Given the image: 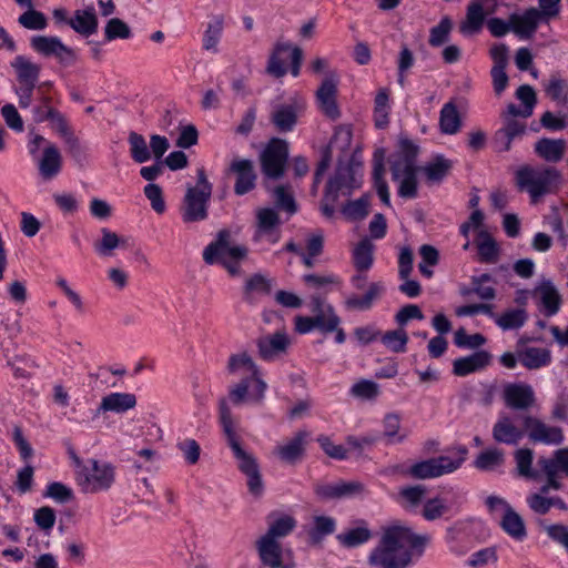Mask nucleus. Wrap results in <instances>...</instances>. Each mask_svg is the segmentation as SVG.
Wrapping results in <instances>:
<instances>
[{"label":"nucleus","mask_w":568,"mask_h":568,"mask_svg":"<svg viewBox=\"0 0 568 568\" xmlns=\"http://www.w3.org/2000/svg\"><path fill=\"white\" fill-rule=\"evenodd\" d=\"M374 245L368 239H363L353 250V260L357 271H367L373 264Z\"/></svg>","instance_id":"obj_52"},{"label":"nucleus","mask_w":568,"mask_h":568,"mask_svg":"<svg viewBox=\"0 0 568 568\" xmlns=\"http://www.w3.org/2000/svg\"><path fill=\"white\" fill-rule=\"evenodd\" d=\"M384 287L378 283H372L367 292L363 296L352 295L346 300V306L351 310L364 311L368 310L375 300H377Z\"/></svg>","instance_id":"obj_47"},{"label":"nucleus","mask_w":568,"mask_h":568,"mask_svg":"<svg viewBox=\"0 0 568 568\" xmlns=\"http://www.w3.org/2000/svg\"><path fill=\"white\" fill-rule=\"evenodd\" d=\"M394 178L398 180V195L403 199H415L417 196V172L418 166H408L400 169V163H396Z\"/></svg>","instance_id":"obj_28"},{"label":"nucleus","mask_w":568,"mask_h":568,"mask_svg":"<svg viewBox=\"0 0 568 568\" xmlns=\"http://www.w3.org/2000/svg\"><path fill=\"white\" fill-rule=\"evenodd\" d=\"M369 200L364 195L357 200L348 202L343 207V214L353 221L362 220L368 214Z\"/></svg>","instance_id":"obj_62"},{"label":"nucleus","mask_w":568,"mask_h":568,"mask_svg":"<svg viewBox=\"0 0 568 568\" xmlns=\"http://www.w3.org/2000/svg\"><path fill=\"white\" fill-rule=\"evenodd\" d=\"M427 494L424 485L405 486L398 490L397 501L407 511H416Z\"/></svg>","instance_id":"obj_39"},{"label":"nucleus","mask_w":568,"mask_h":568,"mask_svg":"<svg viewBox=\"0 0 568 568\" xmlns=\"http://www.w3.org/2000/svg\"><path fill=\"white\" fill-rule=\"evenodd\" d=\"M369 562L377 568H390V530H385L379 545L369 556Z\"/></svg>","instance_id":"obj_49"},{"label":"nucleus","mask_w":568,"mask_h":568,"mask_svg":"<svg viewBox=\"0 0 568 568\" xmlns=\"http://www.w3.org/2000/svg\"><path fill=\"white\" fill-rule=\"evenodd\" d=\"M352 142V130L348 125H339L334 132V136L329 142L322 161L320 162L314 178V185L316 186L329 166L332 156L335 152L338 153V169L335 178L331 179L327 183L326 196L335 199L336 193L342 189H356L362 184V174L358 173V169H344L342 166L341 155H345L349 149Z\"/></svg>","instance_id":"obj_1"},{"label":"nucleus","mask_w":568,"mask_h":568,"mask_svg":"<svg viewBox=\"0 0 568 568\" xmlns=\"http://www.w3.org/2000/svg\"><path fill=\"white\" fill-rule=\"evenodd\" d=\"M542 20V13L536 8L526 10L523 14H511L509 22L511 31L520 38L529 39L536 32L539 22Z\"/></svg>","instance_id":"obj_25"},{"label":"nucleus","mask_w":568,"mask_h":568,"mask_svg":"<svg viewBox=\"0 0 568 568\" xmlns=\"http://www.w3.org/2000/svg\"><path fill=\"white\" fill-rule=\"evenodd\" d=\"M526 132V124L523 121L508 116L503 120V126L496 131L493 144L495 150L499 153L508 152L511 149L514 139L524 135Z\"/></svg>","instance_id":"obj_18"},{"label":"nucleus","mask_w":568,"mask_h":568,"mask_svg":"<svg viewBox=\"0 0 568 568\" xmlns=\"http://www.w3.org/2000/svg\"><path fill=\"white\" fill-rule=\"evenodd\" d=\"M220 422L227 437L229 446L236 459L239 469L246 476L247 487L252 495L258 497L263 494L264 485L256 458L240 445L230 408L225 399L220 402Z\"/></svg>","instance_id":"obj_3"},{"label":"nucleus","mask_w":568,"mask_h":568,"mask_svg":"<svg viewBox=\"0 0 568 568\" xmlns=\"http://www.w3.org/2000/svg\"><path fill=\"white\" fill-rule=\"evenodd\" d=\"M106 41L115 39H129L131 30L129 26L119 18H112L108 21L104 30Z\"/></svg>","instance_id":"obj_64"},{"label":"nucleus","mask_w":568,"mask_h":568,"mask_svg":"<svg viewBox=\"0 0 568 568\" xmlns=\"http://www.w3.org/2000/svg\"><path fill=\"white\" fill-rule=\"evenodd\" d=\"M491 361V355L486 351H478L468 356L460 357L454 361L453 372L457 376H466L488 366Z\"/></svg>","instance_id":"obj_26"},{"label":"nucleus","mask_w":568,"mask_h":568,"mask_svg":"<svg viewBox=\"0 0 568 568\" xmlns=\"http://www.w3.org/2000/svg\"><path fill=\"white\" fill-rule=\"evenodd\" d=\"M30 48L39 55L54 59L63 65H71L77 61L75 50L64 44L57 36H32Z\"/></svg>","instance_id":"obj_11"},{"label":"nucleus","mask_w":568,"mask_h":568,"mask_svg":"<svg viewBox=\"0 0 568 568\" xmlns=\"http://www.w3.org/2000/svg\"><path fill=\"white\" fill-rule=\"evenodd\" d=\"M493 317L503 331H510L523 327L528 320V313L526 308H508L500 315L494 314Z\"/></svg>","instance_id":"obj_42"},{"label":"nucleus","mask_w":568,"mask_h":568,"mask_svg":"<svg viewBox=\"0 0 568 568\" xmlns=\"http://www.w3.org/2000/svg\"><path fill=\"white\" fill-rule=\"evenodd\" d=\"M505 462L504 452L498 448H489L481 452L474 462V465L477 469L484 471H490L499 466H501Z\"/></svg>","instance_id":"obj_51"},{"label":"nucleus","mask_w":568,"mask_h":568,"mask_svg":"<svg viewBox=\"0 0 568 568\" xmlns=\"http://www.w3.org/2000/svg\"><path fill=\"white\" fill-rule=\"evenodd\" d=\"M11 67L14 69L21 84L36 85L40 74V67L37 63L24 55H17L12 60Z\"/></svg>","instance_id":"obj_36"},{"label":"nucleus","mask_w":568,"mask_h":568,"mask_svg":"<svg viewBox=\"0 0 568 568\" xmlns=\"http://www.w3.org/2000/svg\"><path fill=\"white\" fill-rule=\"evenodd\" d=\"M545 90L550 99L560 104L568 103V84L564 79L551 77Z\"/></svg>","instance_id":"obj_60"},{"label":"nucleus","mask_w":568,"mask_h":568,"mask_svg":"<svg viewBox=\"0 0 568 568\" xmlns=\"http://www.w3.org/2000/svg\"><path fill=\"white\" fill-rule=\"evenodd\" d=\"M379 393L378 384L369 379H361L349 388V395L363 402L376 399Z\"/></svg>","instance_id":"obj_54"},{"label":"nucleus","mask_w":568,"mask_h":568,"mask_svg":"<svg viewBox=\"0 0 568 568\" xmlns=\"http://www.w3.org/2000/svg\"><path fill=\"white\" fill-rule=\"evenodd\" d=\"M230 169L236 175L234 192L237 195H244L253 190L255 186L256 175L254 173L252 161L246 159H234Z\"/></svg>","instance_id":"obj_23"},{"label":"nucleus","mask_w":568,"mask_h":568,"mask_svg":"<svg viewBox=\"0 0 568 568\" xmlns=\"http://www.w3.org/2000/svg\"><path fill=\"white\" fill-rule=\"evenodd\" d=\"M272 290V281L261 274H254L245 283V300L254 302L257 297L267 295Z\"/></svg>","instance_id":"obj_46"},{"label":"nucleus","mask_w":568,"mask_h":568,"mask_svg":"<svg viewBox=\"0 0 568 568\" xmlns=\"http://www.w3.org/2000/svg\"><path fill=\"white\" fill-rule=\"evenodd\" d=\"M338 79L335 74L326 78L316 92V100L321 111L332 120L339 118L341 112L336 102Z\"/></svg>","instance_id":"obj_17"},{"label":"nucleus","mask_w":568,"mask_h":568,"mask_svg":"<svg viewBox=\"0 0 568 568\" xmlns=\"http://www.w3.org/2000/svg\"><path fill=\"white\" fill-rule=\"evenodd\" d=\"M229 372L240 377V382L230 389V399L239 405L244 402L261 403L267 384L253 358L247 353L234 354L229 359Z\"/></svg>","instance_id":"obj_2"},{"label":"nucleus","mask_w":568,"mask_h":568,"mask_svg":"<svg viewBox=\"0 0 568 568\" xmlns=\"http://www.w3.org/2000/svg\"><path fill=\"white\" fill-rule=\"evenodd\" d=\"M212 193V184L209 182L203 169L197 170V183L187 189L184 207L183 221L197 222L207 216V203Z\"/></svg>","instance_id":"obj_9"},{"label":"nucleus","mask_w":568,"mask_h":568,"mask_svg":"<svg viewBox=\"0 0 568 568\" xmlns=\"http://www.w3.org/2000/svg\"><path fill=\"white\" fill-rule=\"evenodd\" d=\"M179 452L182 454L183 459L189 465H195L201 456V447L193 438H184L176 443Z\"/></svg>","instance_id":"obj_61"},{"label":"nucleus","mask_w":568,"mask_h":568,"mask_svg":"<svg viewBox=\"0 0 568 568\" xmlns=\"http://www.w3.org/2000/svg\"><path fill=\"white\" fill-rule=\"evenodd\" d=\"M18 22L21 27L34 31H41L48 27L47 17L42 12L34 10L33 8L23 12L18 18Z\"/></svg>","instance_id":"obj_59"},{"label":"nucleus","mask_w":568,"mask_h":568,"mask_svg":"<svg viewBox=\"0 0 568 568\" xmlns=\"http://www.w3.org/2000/svg\"><path fill=\"white\" fill-rule=\"evenodd\" d=\"M418 153V145L412 140L405 136H400L398 140V156L397 163H400V169L416 166V156Z\"/></svg>","instance_id":"obj_57"},{"label":"nucleus","mask_w":568,"mask_h":568,"mask_svg":"<svg viewBox=\"0 0 568 568\" xmlns=\"http://www.w3.org/2000/svg\"><path fill=\"white\" fill-rule=\"evenodd\" d=\"M27 149L43 180H52L61 172L62 154L54 143L31 131Z\"/></svg>","instance_id":"obj_7"},{"label":"nucleus","mask_w":568,"mask_h":568,"mask_svg":"<svg viewBox=\"0 0 568 568\" xmlns=\"http://www.w3.org/2000/svg\"><path fill=\"white\" fill-rule=\"evenodd\" d=\"M247 253L246 246L232 243L230 231L222 230L217 233L216 240L204 248L203 260L209 265L221 263L235 276L241 275V263L247 257Z\"/></svg>","instance_id":"obj_6"},{"label":"nucleus","mask_w":568,"mask_h":568,"mask_svg":"<svg viewBox=\"0 0 568 568\" xmlns=\"http://www.w3.org/2000/svg\"><path fill=\"white\" fill-rule=\"evenodd\" d=\"M296 526V520L287 514H272L268 519V529L263 537L281 540L290 535Z\"/></svg>","instance_id":"obj_32"},{"label":"nucleus","mask_w":568,"mask_h":568,"mask_svg":"<svg viewBox=\"0 0 568 568\" xmlns=\"http://www.w3.org/2000/svg\"><path fill=\"white\" fill-rule=\"evenodd\" d=\"M256 237L261 239L263 236H267L270 243H276L278 241V234L275 229L280 223L276 211L270 207L260 209L256 213Z\"/></svg>","instance_id":"obj_30"},{"label":"nucleus","mask_w":568,"mask_h":568,"mask_svg":"<svg viewBox=\"0 0 568 568\" xmlns=\"http://www.w3.org/2000/svg\"><path fill=\"white\" fill-rule=\"evenodd\" d=\"M287 158V143L281 139H272L261 155L263 173L272 179L282 176Z\"/></svg>","instance_id":"obj_13"},{"label":"nucleus","mask_w":568,"mask_h":568,"mask_svg":"<svg viewBox=\"0 0 568 568\" xmlns=\"http://www.w3.org/2000/svg\"><path fill=\"white\" fill-rule=\"evenodd\" d=\"M224 29V19L222 16H214L209 21L202 39V48L209 52H219V42Z\"/></svg>","instance_id":"obj_40"},{"label":"nucleus","mask_w":568,"mask_h":568,"mask_svg":"<svg viewBox=\"0 0 568 568\" xmlns=\"http://www.w3.org/2000/svg\"><path fill=\"white\" fill-rule=\"evenodd\" d=\"M128 240L120 237L109 229L101 230V240L94 244L97 253L101 256H111L112 252L119 247H125Z\"/></svg>","instance_id":"obj_45"},{"label":"nucleus","mask_w":568,"mask_h":568,"mask_svg":"<svg viewBox=\"0 0 568 568\" xmlns=\"http://www.w3.org/2000/svg\"><path fill=\"white\" fill-rule=\"evenodd\" d=\"M476 246L478 248L479 258L485 263L497 262L499 250L493 236L485 230H480L477 234Z\"/></svg>","instance_id":"obj_44"},{"label":"nucleus","mask_w":568,"mask_h":568,"mask_svg":"<svg viewBox=\"0 0 568 568\" xmlns=\"http://www.w3.org/2000/svg\"><path fill=\"white\" fill-rule=\"evenodd\" d=\"M261 561L270 568H294L293 552L281 540L261 537L257 541Z\"/></svg>","instance_id":"obj_12"},{"label":"nucleus","mask_w":568,"mask_h":568,"mask_svg":"<svg viewBox=\"0 0 568 568\" xmlns=\"http://www.w3.org/2000/svg\"><path fill=\"white\" fill-rule=\"evenodd\" d=\"M494 0H474L469 2L465 19L459 24L464 36H474L483 29L486 17L495 10Z\"/></svg>","instance_id":"obj_15"},{"label":"nucleus","mask_w":568,"mask_h":568,"mask_svg":"<svg viewBox=\"0 0 568 568\" xmlns=\"http://www.w3.org/2000/svg\"><path fill=\"white\" fill-rule=\"evenodd\" d=\"M452 162L442 156L436 158L435 161L427 163L422 168L425 173L427 181L435 183L440 182L449 172Z\"/></svg>","instance_id":"obj_55"},{"label":"nucleus","mask_w":568,"mask_h":568,"mask_svg":"<svg viewBox=\"0 0 568 568\" xmlns=\"http://www.w3.org/2000/svg\"><path fill=\"white\" fill-rule=\"evenodd\" d=\"M75 481L83 493L95 494L108 490L115 480V468L112 464L98 459L81 460L73 456Z\"/></svg>","instance_id":"obj_5"},{"label":"nucleus","mask_w":568,"mask_h":568,"mask_svg":"<svg viewBox=\"0 0 568 568\" xmlns=\"http://www.w3.org/2000/svg\"><path fill=\"white\" fill-rule=\"evenodd\" d=\"M303 109V100L295 98L290 103L275 105L271 113V120L278 131L290 132L294 129L298 114Z\"/></svg>","instance_id":"obj_16"},{"label":"nucleus","mask_w":568,"mask_h":568,"mask_svg":"<svg viewBox=\"0 0 568 568\" xmlns=\"http://www.w3.org/2000/svg\"><path fill=\"white\" fill-rule=\"evenodd\" d=\"M525 427H518L509 415H500L493 426L495 442L506 445H517L525 435Z\"/></svg>","instance_id":"obj_20"},{"label":"nucleus","mask_w":568,"mask_h":568,"mask_svg":"<svg viewBox=\"0 0 568 568\" xmlns=\"http://www.w3.org/2000/svg\"><path fill=\"white\" fill-rule=\"evenodd\" d=\"M386 158V149L385 148H377L374 152L373 158V178H374V184L377 190V193L385 204L389 203V195H388V186L386 181L384 180L385 174V162Z\"/></svg>","instance_id":"obj_31"},{"label":"nucleus","mask_w":568,"mask_h":568,"mask_svg":"<svg viewBox=\"0 0 568 568\" xmlns=\"http://www.w3.org/2000/svg\"><path fill=\"white\" fill-rule=\"evenodd\" d=\"M336 521L328 516H315L313 519V527L310 530V536L314 541L323 539L325 536L334 532Z\"/></svg>","instance_id":"obj_58"},{"label":"nucleus","mask_w":568,"mask_h":568,"mask_svg":"<svg viewBox=\"0 0 568 568\" xmlns=\"http://www.w3.org/2000/svg\"><path fill=\"white\" fill-rule=\"evenodd\" d=\"M389 94L386 88L378 91L374 105V123L377 129H385L389 123Z\"/></svg>","instance_id":"obj_48"},{"label":"nucleus","mask_w":568,"mask_h":568,"mask_svg":"<svg viewBox=\"0 0 568 568\" xmlns=\"http://www.w3.org/2000/svg\"><path fill=\"white\" fill-rule=\"evenodd\" d=\"M397 64V83L400 88L406 85L409 71L415 64V55L413 51L406 45L402 44L396 60Z\"/></svg>","instance_id":"obj_50"},{"label":"nucleus","mask_w":568,"mask_h":568,"mask_svg":"<svg viewBox=\"0 0 568 568\" xmlns=\"http://www.w3.org/2000/svg\"><path fill=\"white\" fill-rule=\"evenodd\" d=\"M561 181V174L555 168L537 170L524 165L516 172V184L520 190L529 193L536 203L545 194L556 192Z\"/></svg>","instance_id":"obj_8"},{"label":"nucleus","mask_w":568,"mask_h":568,"mask_svg":"<svg viewBox=\"0 0 568 568\" xmlns=\"http://www.w3.org/2000/svg\"><path fill=\"white\" fill-rule=\"evenodd\" d=\"M362 490V485L356 481H336L318 485L315 489L323 499H337L353 496Z\"/></svg>","instance_id":"obj_29"},{"label":"nucleus","mask_w":568,"mask_h":568,"mask_svg":"<svg viewBox=\"0 0 568 568\" xmlns=\"http://www.w3.org/2000/svg\"><path fill=\"white\" fill-rule=\"evenodd\" d=\"M136 405V397L132 393H110L102 397L98 413L112 412L115 414H123L134 408Z\"/></svg>","instance_id":"obj_27"},{"label":"nucleus","mask_w":568,"mask_h":568,"mask_svg":"<svg viewBox=\"0 0 568 568\" xmlns=\"http://www.w3.org/2000/svg\"><path fill=\"white\" fill-rule=\"evenodd\" d=\"M70 27L82 36H91L97 32L98 19L94 8L77 10L69 20Z\"/></svg>","instance_id":"obj_33"},{"label":"nucleus","mask_w":568,"mask_h":568,"mask_svg":"<svg viewBox=\"0 0 568 568\" xmlns=\"http://www.w3.org/2000/svg\"><path fill=\"white\" fill-rule=\"evenodd\" d=\"M372 537L371 530L365 523L345 529L336 535V540L346 548H355L367 542Z\"/></svg>","instance_id":"obj_38"},{"label":"nucleus","mask_w":568,"mask_h":568,"mask_svg":"<svg viewBox=\"0 0 568 568\" xmlns=\"http://www.w3.org/2000/svg\"><path fill=\"white\" fill-rule=\"evenodd\" d=\"M518 361L528 369H538L551 362V353L542 347H527L517 352Z\"/></svg>","instance_id":"obj_35"},{"label":"nucleus","mask_w":568,"mask_h":568,"mask_svg":"<svg viewBox=\"0 0 568 568\" xmlns=\"http://www.w3.org/2000/svg\"><path fill=\"white\" fill-rule=\"evenodd\" d=\"M430 542L428 534H416L410 527L393 523V568H408L419 559Z\"/></svg>","instance_id":"obj_4"},{"label":"nucleus","mask_w":568,"mask_h":568,"mask_svg":"<svg viewBox=\"0 0 568 568\" xmlns=\"http://www.w3.org/2000/svg\"><path fill=\"white\" fill-rule=\"evenodd\" d=\"M294 45H292L290 42H280L276 44L274 52L270 57L268 64H267V71L280 78L283 77L286 73L285 63L281 59V53L283 52H290L292 53V49Z\"/></svg>","instance_id":"obj_56"},{"label":"nucleus","mask_w":568,"mask_h":568,"mask_svg":"<svg viewBox=\"0 0 568 568\" xmlns=\"http://www.w3.org/2000/svg\"><path fill=\"white\" fill-rule=\"evenodd\" d=\"M454 342L458 347L475 349L486 343V338L480 333L467 334L466 329L460 327L455 332Z\"/></svg>","instance_id":"obj_63"},{"label":"nucleus","mask_w":568,"mask_h":568,"mask_svg":"<svg viewBox=\"0 0 568 568\" xmlns=\"http://www.w3.org/2000/svg\"><path fill=\"white\" fill-rule=\"evenodd\" d=\"M128 142L130 145V154L134 162L145 163L151 160L150 148L143 135L131 132Z\"/></svg>","instance_id":"obj_53"},{"label":"nucleus","mask_w":568,"mask_h":568,"mask_svg":"<svg viewBox=\"0 0 568 568\" xmlns=\"http://www.w3.org/2000/svg\"><path fill=\"white\" fill-rule=\"evenodd\" d=\"M532 294L539 298L541 312L546 316H554L560 310L561 296L551 281L545 280L540 282L532 291Z\"/></svg>","instance_id":"obj_22"},{"label":"nucleus","mask_w":568,"mask_h":568,"mask_svg":"<svg viewBox=\"0 0 568 568\" xmlns=\"http://www.w3.org/2000/svg\"><path fill=\"white\" fill-rule=\"evenodd\" d=\"M504 399L510 408L528 409L535 404V393L527 384H508L504 388Z\"/></svg>","instance_id":"obj_24"},{"label":"nucleus","mask_w":568,"mask_h":568,"mask_svg":"<svg viewBox=\"0 0 568 568\" xmlns=\"http://www.w3.org/2000/svg\"><path fill=\"white\" fill-rule=\"evenodd\" d=\"M566 150L564 140L540 139L535 144V152L548 162H558L562 159Z\"/></svg>","instance_id":"obj_41"},{"label":"nucleus","mask_w":568,"mask_h":568,"mask_svg":"<svg viewBox=\"0 0 568 568\" xmlns=\"http://www.w3.org/2000/svg\"><path fill=\"white\" fill-rule=\"evenodd\" d=\"M500 526L515 540L521 541L527 537L524 519L511 506L506 507V511H504L500 519Z\"/></svg>","instance_id":"obj_34"},{"label":"nucleus","mask_w":568,"mask_h":568,"mask_svg":"<svg viewBox=\"0 0 568 568\" xmlns=\"http://www.w3.org/2000/svg\"><path fill=\"white\" fill-rule=\"evenodd\" d=\"M315 316L314 326L323 333L334 332L339 323V317L335 314L333 307L328 304H322L316 301V307L314 308Z\"/></svg>","instance_id":"obj_37"},{"label":"nucleus","mask_w":568,"mask_h":568,"mask_svg":"<svg viewBox=\"0 0 568 568\" xmlns=\"http://www.w3.org/2000/svg\"><path fill=\"white\" fill-rule=\"evenodd\" d=\"M462 126V119L455 103L444 104L439 115V128L444 134H455Z\"/></svg>","instance_id":"obj_43"},{"label":"nucleus","mask_w":568,"mask_h":568,"mask_svg":"<svg viewBox=\"0 0 568 568\" xmlns=\"http://www.w3.org/2000/svg\"><path fill=\"white\" fill-rule=\"evenodd\" d=\"M310 434L306 430H298L292 438L278 444L274 454L283 462L294 464L302 458L305 452Z\"/></svg>","instance_id":"obj_19"},{"label":"nucleus","mask_w":568,"mask_h":568,"mask_svg":"<svg viewBox=\"0 0 568 568\" xmlns=\"http://www.w3.org/2000/svg\"><path fill=\"white\" fill-rule=\"evenodd\" d=\"M288 345L290 338L285 332L264 335L257 339L260 356L265 361H273L283 355Z\"/></svg>","instance_id":"obj_21"},{"label":"nucleus","mask_w":568,"mask_h":568,"mask_svg":"<svg viewBox=\"0 0 568 568\" xmlns=\"http://www.w3.org/2000/svg\"><path fill=\"white\" fill-rule=\"evenodd\" d=\"M523 424L529 439L534 443L560 445L565 439L562 428L547 425L531 415L524 416Z\"/></svg>","instance_id":"obj_14"},{"label":"nucleus","mask_w":568,"mask_h":568,"mask_svg":"<svg viewBox=\"0 0 568 568\" xmlns=\"http://www.w3.org/2000/svg\"><path fill=\"white\" fill-rule=\"evenodd\" d=\"M467 449L460 447L456 456H438L413 465L409 475L417 479L435 478L457 470L465 460Z\"/></svg>","instance_id":"obj_10"}]
</instances>
